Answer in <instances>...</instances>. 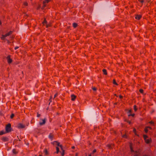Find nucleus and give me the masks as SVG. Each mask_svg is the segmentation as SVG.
Here are the masks:
<instances>
[{"label": "nucleus", "mask_w": 156, "mask_h": 156, "mask_svg": "<svg viewBox=\"0 0 156 156\" xmlns=\"http://www.w3.org/2000/svg\"><path fill=\"white\" fill-rule=\"evenodd\" d=\"M11 125L10 123H9L5 127V131L6 133H9L11 131Z\"/></svg>", "instance_id": "obj_1"}, {"label": "nucleus", "mask_w": 156, "mask_h": 156, "mask_svg": "<svg viewBox=\"0 0 156 156\" xmlns=\"http://www.w3.org/2000/svg\"><path fill=\"white\" fill-rule=\"evenodd\" d=\"M51 1V0H44L43 2V5L41 8V9H44L46 7L47 4L48 3Z\"/></svg>", "instance_id": "obj_2"}, {"label": "nucleus", "mask_w": 156, "mask_h": 156, "mask_svg": "<svg viewBox=\"0 0 156 156\" xmlns=\"http://www.w3.org/2000/svg\"><path fill=\"white\" fill-rule=\"evenodd\" d=\"M52 144H56L57 145V147H59L61 150H62V148H63V147H62V145H60V143L58 142V141H54V142H52Z\"/></svg>", "instance_id": "obj_3"}, {"label": "nucleus", "mask_w": 156, "mask_h": 156, "mask_svg": "<svg viewBox=\"0 0 156 156\" xmlns=\"http://www.w3.org/2000/svg\"><path fill=\"white\" fill-rule=\"evenodd\" d=\"M7 60L8 63L9 64H10L12 62V60L10 58V55H8L7 57Z\"/></svg>", "instance_id": "obj_4"}, {"label": "nucleus", "mask_w": 156, "mask_h": 156, "mask_svg": "<svg viewBox=\"0 0 156 156\" xmlns=\"http://www.w3.org/2000/svg\"><path fill=\"white\" fill-rule=\"evenodd\" d=\"M140 155V153L139 150L134 152V156H139Z\"/></svg>", "instance_id": "obj_5"}, {"label": "nucleus", "mask_w": 156, "mask_h": 156, "mask_svg": "<svg viewBox=\"0 0 156 156\" xmlns=\"http://www.w3.org/2000/svg\"><path fill=\"white\" fill-rule=\"evenodd\" d=\"M18 127L19 129H22L25 128V126L21 123H20L18 125Z\"/></svg>", "instance_id": "obj_6"}, {"label": "nucleus", "mask_w": 156, "mask_h": 156, "mask_svg": "<svg viewBox=\"0 0 156 156\" xmlns=\"http://www.w3.org/2000/svg\"><path fill=\"white\" fill-rule=\"evenodd\" d=\"M1 140L4 142H6L9 140V138L7 137H3L2 138Z\"/></svg>", "instance_id": "obj_7"}, {"label": "nucleus", "mask_w": 156, "mask_h": 156, "mask_svg": "<svg viewBox=\"0 0 156 156\" xmlns=\"http://www.w3.org/2000/svg\"><path fill=\"white\" fill-rule=\"evenodd\" d=\"M42 122H39V124L41 126H42L43 125H44L46 122L45 119H42Z\"/></svg>", "instance_id": "obj_8"}, {"label": "nucleus", "mask_w": 156, "mask_h": 156, "mask_svg": "<svg viewBox=\"0 0 156 156\" xmlns=\"http://www.w3.org/2000/svg\"><path fill=\"white\" fill-rule=\"evenodd\" d=\"M145 143L147 144H148L151 142V138L148 139H146L144 140Z\"/></svg>", "instance_id": "obj_9"}, {"label": "nucleus", "mask_w": 156, "mask_h": 156, "mask_svg": "<svg viewBox=\"0 0 156 156\" xmlns=\"http://www.w3.org/2000/svg\"><path fill=\"white\" fill-rule=\"evenodd\" d=\"M71 100L74 101L76 98V96L74 94H72L71 95Z\"/></svg>", "instance_id": "obj_10"}, {"label": "nucleus", "mask_w": 156, "mask_h": 156, "mask_svg": "<svg viewBox=\"0 0 156 156\" xmlns=\"http://www.w3.org/2000/svg\"><path fill=\"white\" fill-rule=\"evenodd\" d=\"M43 152L44 153L45 155H47L49 154V152L46 149H44Z\"/></svg>", "instance_id": "obj_11"}, {"label": "nucleus", "mask_w": 156, "mask_h": 156, "mask_svg": "<svg viewBox=\"0 0 156 156\" xmlns=\"http://www.w3.org/2000/svg\"><path fill=\"white\" fill-rule=\"evenodd\" d=\"M142 17V16L140 15H137L136 16L135 19L137 20H140Z\"/></svg>", "instance_id": "obj_12"}, {"label": "nucleus", "mask_w": 156, "mask_h": 156, "mask_svg": "<svg viewBox=\"0 0 156 156\" xmlns=\"http://www.w3.org/2000/svg\"><path fill=\"white\" fill-rule=\"evenodd\" d=\"M12 33V31H9L8 33L6 34L5 35L6 37L10 35Z\"/></svg>", "instance_id": "obj_13"}, {"label": "nucleus", "mask_w": 156, "mask_h": 156, "mask_svg": "<svg viewBox=\"0 0 156 156\" xmlns=\"http://www.w3.org/2000/svg\"><path fill=\"white\" fill-rule=\"evenodd\" d=\"M102 71L103 72V74H104V75H107V70L106 69H104L102 70Z\"/></svg>", "instance_id": "obj_14"}, {"label": "nucleus", "mask_w": 156, "mask_h": 156, "mask_svg": "<svg viewBox=\"0 0 156 156\" xmlns=\"http://www.w3.org/2000/svg\"><path fill=\"white\" fill-rule=\"evenodd\" d=\"M73 27L74 28H76L77 27L78 25H77V24L76 23H73Z\"/></svg>", "instance_id": "obj_15"}, {"label": "nucleus", "mask_w": 156, "mask_h": 156, "mask_svg": "<svg viewBox=\"0 0 156 156\" xmlns=\"http://www.w3.org/2000/svg\"><path fill=\"white\" fill-rule=\"evenodd\" d=\"M53 137V135L51 133H50L49 136V138L50 139H51V140H52Z\"/></svg>", "instance_id": "obj_16"}, {"label": "nucleus", "mask_w": 156, "mask_h": 156, "mask_svg": "<svg viewBox=\"0 0 156 156\" xmlns=\"http://www.w3.org/2000/svg\"><path fill=\"white\" fill-rule=\"evenodd\" d=\"M47 21H46V18H44V20L42 22V24L44 25L45 24H47Z\"/></svg>", "instance_id": "obj_17"}, {"label": "nucleus", "mask_w": 156, "mask_h": 156, "mask_svg": "<svg viewBox=\"0 0 156 156\" xmlns=\"http://www.w3.org/2000/svg\"><path fill=\"white\" fill-rule=\"evenodd\" d=\"M12 151L13 153L15 154H16L18 153V152L16 151V150L15 149H13Z\"/></svg>", "instance_id": "obj_18"}, {"label": "nucleus", "mask_w": 156, "mask_h": 156, "mask_svg": "<svg viewBox=\"0 0 156 156\" xmlns=\"http://www.w3.org/2000/svg\"><path fill=\"white\" fill-rule=\"evenodd\" d=\"M5 35H2V36L1 37V39L2 40H4L5 39V37H6L5 36Z\"/></svg>", "instance_id": "obj_19"}, {"label": "nucleus", "mask_w": 156, "mask_h": 156, "mask_svg": "<svg viewBox=\"0 0 156 156\" xmlns=\"http://www.w3.org/2000/svg\"><path fill=\"white\" fill-rule=\"evenodd\" d=\"M144 131L145 132V133H148V129L147 128V127H146L144 129Z\"/></svg>", "instance_id": "obj_20"}, {"label": "nucleus", "mask_w": 156, "mask_h": 156, "mask_svg": "<svg viewBox=\"0 0 156 156\" xmlns=\"http://www.w3.org/2000/svg\"><path fill=\"white\" fill-rule=\"evenodd\" d=\"M129 147H130V149L131 150V152H134V151L133 150V147H132V145L131 144H130V145Z\"/></svg>", "instance_id": "obj_21"}, {"label": "nucleus", "mask_w": 156, "mask_h": 156, "mask_svg": "<svg viewBox=\"0 0 156 156\" xmlns=\"http://www.w3.org/2000/svg\"><path fill=\"white\" fill-rule=\"evenodd\" d=\"M56 154H58V153L59 152V148L58 147H56Z\"/></svg>", "instance_id": "obj_22"}, {"label": "nucleus", "mask_w": 156, "mask_h": 156, "mask_svg": "<svg viewBox=\"0 0 156 156\" xmlns=\"http://www.w3.org/2000/svg\"><path fill=\"white\" fill-rule=\"evenodd\" d=\"M133 109L135 112H136L137 110V106L136 105H134L133 106Z\"/></svg>", "instance_id": "obj_23"}, {"label": "nucleus", "mask_w": 156, "mask_h": 156, "mask_svg": "<svg viewBox=\"0 0 156 156\" xmlns=\"http://www.w3.org/2000/svg\"><path fill=\"white\" fill-rule=\"evenodd\" d=\"M113 83L115 85H118V84L116 82V80H115V79H113Z\"/></svg>", "instance_id": "obj_24"}, {"label": "nucleus", "mask_w": 156, "mask_h": 156, "mask_svg": "<svg viewBox=\"0 0 156 156\" xmlns=\"http://www.w3.org/2000/svg\"><path fill=\"white\" fill-rule=\"evenodd\" d=\"M143 136L144 140H146L148 137V136L146 135H144Z\"/></svg>", "instance_id": "obj_25"}, {"label": "nucleus", "mask_w": 156, "mask_h": 156, "mask_svg": "<svg viewBox=\"0 0 156 156\" xmlns=\"http://www.w3.org/2000/svg\"><path fill=\"white\" fill-rule=\"evenodd\" d=\"M5 133V132L4 131H0V135H2L3 134H4Z\"/></svg>", "instance_id": "obj_26"}, {"label": "nucleus", "mask_w": 156, "mask_h": 156, "mask_svg": "<svg viewBox=\"0 0 156 156\" xmlns=\"http://www.w3.org/2000/svg\"><path fill=\"white\" fill-rule=\"evenodd\" d=\"M62 152L61 153V155L62 156H64V154L65 153V151L62 148Z\"/></svg>", "instance_id": "obj_27"}, {"label": "nucleus", "mask_w": 156, "mask_h": 156, "mask_svg": "<svg viewBox=\"0 0 156 156\" xmlns=\"http://www.w3.org/2000/svg\"><path fill=\"white\" fill-rule=\"evenodd\" d=\"M135 115V114L134 113L132 114H130L128 115V116H132V117H134Z\"/></svg>", "instance_id": "obj_28"}, {"label": "nucleus", "mask_w": 156, "mask_h": 156, "mask_svg": "<svg viewBox=\"0 0 156 156\" xmlns=\"http://www.w3.org/2000/svg\"><path fill=\"white\" fill-rule=\"evenodd\" d=\"M23 5H24V6H27L28 5V4L27 3V2H24V3H23Z\"/></svg>", "instance_id": "obj_29"}, {"label": "nucleus", "mask_w": 156, "mask_h": 156, "mask_svg": "<svg viewBox=\"0 0 156 156\" xmlns=\"http://www.w3.org/2000/svg\"><path fill=\"white\" fill-rule=\"evenodd\" d=\"M122 137L124 138H127V135L126 134L122 135Z\"/></svg>", "instance_id": "obj_30"}, {"label": "nucleus", "mask_w": 156, "mask_h": 156, "mask_svg": "<svg viewBox=\"0 0 156 156\" xmlns=\"http://www.w3.org/2000/svg\"><path fill=\"white\" fill-rule=\"evenodd\" d=\"M14 114H13V113H12V114L11 115V116H10V118H11V119H12V118L14 117Z\"/></svg>", "instance_id": "obj_31"}, {"label": "nucleus", "mask_w": 156, "mask_h": 156, "mask_svg": "<svg viewBox=\"0 0 156 156\" xmlns=\"http://www.w3.org/2000/svg\"><path fill=\"white\" fill-rule=\"evenodd\" d=\"M125 121L126 122L129 124H131V122L130 121H129V120H126Z\"/></svg>", "instance_id": "obj_32"}, {"label": "nucleus", "mask_w": 156, "mask_h": 156, "mask_svg": "<svg viewBox=\"0 0 156 156\" xmlns=\"http://www.w3.org/2000/svg\"><path fill=\"white\" fill-rule=\"evenodd\" d=\"M133 131L135 134H136V131L135 128H134L133 129Z\"/></svg>", "instance_id": "obj_33"}, {"label": "nucleus", "mask_w": 156, "mask_h": 156, "mask_svg": "<svg viewBox=\"0 0 156 156\" xmlns=\"http://www.w3.org/2000/svg\"><path fill=\"white\" fill-rule=\"evenodd\" d=\"M139 91L140 93H143L144 92V90L142 89H140L139 90Z\"/></svg>", "instance_id": "obj_34"}, {"label": "nucleus", "mask_w": 156, "mask_h": 156, "mask_svg": "<svg viewBox=\"0 0 156 156\" xmlns=\"http://www.w3.org/2000/svg\"><path fill=\"white\" fill-rule=\"evenodd\" d=\"M51 26V24H46V27L47 28H48L49 27H50Z\"/></svg>", "instance_id": "obj_35"}, {"label": "nucleus", "mask_w": 156, "mask_h": 156, "mask_svg": "<svg viewBox=\"0 0 156 156\" xmlns=\"http://www.w3.org/2000/svg\"><path fill=\"white\" fill-rule=\"evenodd\" d=\"M148 123L151 124H154V122L152 121H150Z\"/></svg>", "instance_id": "obj_36"}, {"label": "nucleus", "mask_w": 156, "mask_h": 156, "mask_svg": "<svg viewBox=\"0 0 156 156\" xmlns=\"http://www.w3.org/2000/svg\"><path fill=\"white\" fill-rule=\"evenodd\" d=\"M139 1L141 3H143L144 2V0H139Z\"/></svg>", "instance_id": "obj_37"}, {"label": "nucleus", "mask_w": 156, "mask_h": 156, "mask_svg": "<svg viewBox=\"0 0 156 156\" xmlns=\"http://www.w3.org/2000/svg\"><path fill=\"white\" fill-rule=\"evenodd\" d=\"M96 152V150L95 149L93 151L92 154H93L94 153H95Z\"/></svg>", "instance_id": "obj_38"}, {"label": "nucleus", "mask_w": 156, "mask_h": 156, "mask_svg": "<svg viewBox=\"0 0 156 156\" xmlns=\"http://www.w3.org/2000/svg\"><path fill=\"white\" fill-rule=\"evenodd\" d=\"M52 96H50V98L49 100V101H50V102H51V99L52 98Z\"/></svg>", "instance_id": "obj_39"}, {"label": "nucleus", "mask_w": 156, "mask_h": 156, "mask_svg": "<svg viewBox=\"0 0 156 156\" xmlns=\"http://www.w3.org/2000/svg\"><path fill=\"white\" fill-rule=\"evenodd\" d=\"M147 127L148 129L151 130L152 129V128L150 126H147Z\"/></svg>", "instance_id": "obj_40"}, {"label": "nucleus", "mask_w": 156, "mask_h": 156, "mask_svg": "<svg viewBox=\"0 0 156 156\" xmlns=\"http://www.w3.org/2000/svg\"><path fill=\"white\" fill-rule=\"evenodd\" d=\"M58 95V93H56L54 95V98H55Z\"/></svg>", "instance_id": "obj_41"}, {"label": "nucleus", "mask_w": 156, "mask_h": 156, "mask_svg": "<svg viewBox=\"0 0 156 156\" xmlns=\"http://www.w3.org/2000/svg\"><path fill=\"white\" fill-rule=\"evenodd\" d=\"M41 115L39 114L38 113H37V117H39Z\"/></svg>", "instance_id": "obj_42"}, {"label": "nucleus", "mask_w": 156, "mask_h": 156, "mask_svg": "<svg viewBox=\"0 0 156 156\" xmlns=\"http://www.w3.org/2000/svg\"><path fill=\"white\" fill-rule=\"evenodd\" d=\"M92 89L94 91H95L97 90L96 88V87H93L92 88Z\"/></svg>", "instance_id": "obj_43"}, {"label": "nucleus", "mask_w": 156, "mask_h": 156, "mask_svg": "<svg viewBox=\"0 0 156 156\" xmlns=\"http://www.w3.org/2000/svg\"><path fill=\"white\" fill-rule=\"evenodd\" d=\"M107 146L109 148H110L111 147V145L110 144H108L107 145Z\"/></svg>", "instance_id": "obj_44"}, {"label": "nucleus", "mask_w": 156, "mask_h": 156, "mask_svg": "<svg viewBox=\"0 0 156 156\" xmlns=\"http://www.w3.org/2000/svg\"><path fill=\"white\" fill-rule=\"evenodd\" d=\"M17 140H16V139H15V140H14V141H13V144L16 143V142Z\"/></svg>", "instance_id": "obj_45"}, {"label": "nucleus", "mask_w": 156, "mask_h": 156, "mask_svg": "<svg viewBox=\"0 0 156 156\" xmlns=\"http://www.w3.org/2000/svg\"><path fill=\"white\" fill-rule=\"evenodd\" d=\"M132 112V110L130 109L128 111V113H131Z\"/></svg>", "instance_id": "obj_46"}, {"label": "nucleus", "mask_w": 156, "mask_h": 156, "mask_svg": "<svg viewBox=\"0 0 156 156\" xmlns=\"http://www.w3.org/2000/svg\"><path fill=\"white\" fill-rule=\"evenodd\" d=\"M19 48V47H18V46H16V47L15 48H14V49L15 50H16L17 49H18V48Z\"/></svg>", "instance_id": "obj_47"}, {"label": "nucleus", "mask_w": 156, "mask_h": 156, "mask_svg": "<svg viewBox=\"0 0 156 156\" xmlns=\"http://www.w3.org/2000/svg\"><path fill=\"white\" fill-rule=\"evenodd\" d=\"M119 98H123V96H122V95H120L119 96Z\"/></svg>", "instance_id": "obj_48"}, {"label": "nucleus", "mask_w": 156, "mask_h": 156, "mask_svg": "<svg viewBox=\"0 0 156 156\" xmlns=\"http://www.w3.org/2000/svg\"><path fill=\"white\" fill-rule=\"evenodd\" d=\"M72 149H74V148H75V147H74V146H73V147H72Z\"/></svg>", "instance_id": "obj_49"}, {"label": "nucleus", "mask_w": 156, "mask_h": 156, "mask_svg": "<svg viewBox=\"0 0 156 156\" xmlns=\"http://www.w3.org/2000/svg\"><path fill=\"white\" fill-rule=\"evenodd\" d=\"M56 114H57V115H59V113L58 112H57V113H56Z\"/></svg>", "instance_id": "obj_50"}, {"label": "nucleus", "mask_w": 156, "mask_h": 156, "mask_svg": "<svg viewBox=\"0 0 156 156\" xmlns=\"http://www.w3.org/2000/svg\"><path fill=\"white\" fill-rule=\"evenodd\" d=\"M2 24V22L0 20V25H1Z\"/></svg>", "instance_id": "obj_51"}, {"label": "nucleus", "mask_w": 156, "mask_h": 156, "mask_svg": "<svg viewBox=\"0 0 156 156\" xmlns=\"http://www.w3.org/2000/svg\"><path fill=\"white\" fill-rule=\"evenodd\" d=\"M88 156H91V154H90Z\"/></svg>", "instance_id": "obj_52"}, {"label": "nucleus", "mask_w": 156, "mask_h": 156, "mask_svg": "<svg viewBox=\"0 0 156 156\" xmlns=\"http://www.w3.org/2000/svg\"><path fill=\"white\" fill-rule=\"evenodd\" d=\"M19 141H21V140H20V139H19Z\"/></svg>", "instance_id": "obj_53"}, {"label": "nucleus", "mask_w": 156, "mask_h": 156, "mask_svg": "<svg viewBox=\"0 0 156 156\" xmlns=\"http://www.w3.org/2000/svg\"><path fill=\"white\" fill-rule=\"evenodd\" d=\"M38 156H42V155H39Z\"/></svg>", "instance_id": "obj_54"}]
</instances>
